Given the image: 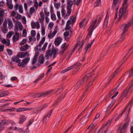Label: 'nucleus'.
<instances>
[{
    "instance_id": "4be33fe9",
    "label": "nucleus",
    "mask_w": 133,
    "mask_h": 133,
    "mask_svg": "<svg viewBox=\"0 0 133 133\" xmlns=\"http://www.w3.org/2000/svg\"><path fill=\"white\" fill-rule=\"evenodd\" d=\"M2 43L4 44H5L7 46H9L10 45V41L9 39H7L6 40L5 39H3L2 41Z\"/></svg>"
},
{
    "instance_id": "7c9ffc66",
    "label": "nucleus",
    "mask_w": 133,
    "mask_h": 133,
    "mask_svg": "<svg viewBox=\"0 0 133 133\" xmlns=\"http://www.w3.org/2000/svg\"><path fill=\"white\" fill-rule=\"evenodd\" d=\"M44 58L43 55H41L39 58V62L41 64H43L44 61Z\"/></svg>"
},
{
    "instance_id": "a18cd8bd",
    "label": "nucleus",
    "mask_w": 133,
    "mask_h": 133,
    "mask_svg": "<svg viewBox=\"0 0 133 133\" xmlns=\"http://www.w3.org/2000/svg\"><path fill=\"white\" fill-rule=\"evenodd\" d=\"M13 33L14 32L13 31H10L9 32L7 35V37L8 38H10L11 37Z\"/></svg>"
},
{
    "instance_id": "4468645a",
    "label": "nucleus",
    "mask_w": 133,
    "mask_h": 133,
    "mask_svg": "<svg viewBox=\"0 0 133 133\" xmlns=\"http://www.w3.org/2000/svg\"><path fill=\"white\" fill-rule=\"evenodd\" d=\"M62 41V39L60 37H58L56 38L55 40L54 43L56 46H58L59 45Z\"/></svg>"
},
{
    "instance_id": "ddd939ff",
    "label": "nucleus",
    "mask_w": 133,
    "mask_h": 133,
    "mask_svg": "<svg viewBox=\"0 0 133 133\" xmlns=\"http://www.w3.org/2000/svg\"><path fill=\"white\" fill-rule=\"evenodd\" d=\"M74 2L72 0H67V9H71V8L72 7Z\"/></svg>"
},
{
    "instance_id": "bf43d9fd",
    "label": "nucleus",
    "mask_w": 133,
    "mask_h": 133,
    "mask_svg": "<svg viewBox=\"0 0 133 133\" xmlns=\"http://www.w3.org/2000/svg\"><path fill=\"white\" fill-rule=\"evenodd\" d=\"M31 34L32 36L34 37L36 35V31L34 30H32L31 31Z\"/></svg>"
},
{
    "instance_id": "e433bc0d",
    "label": "nucleus",
    "mask_w": 133,
    "mask_h": 133,
    "mask_svg": "<svg viewBox=\"0 0 133 133\" xmlns=\"http://www.w3.org/2000/svg\"><path fill=\"white\" fill-rule=\"evenodd\" d=\"M85 21V19H83L82 21L80 22L79 23V27L80 28H81L82 26V24H83V25L85 26L87 24V22H86V23H85V24H83V23Z\"/></svg>"
},
{
    "instance_id": "774afa93",
    "label": "nucleus",
    "mask_w": 133,
    "mask_h": 133,
    "mask_svg": "<svg viewBox=\"0 0 133 133\" xmlns=\"http://www.w3.org/2000/svg\"><path fill=\"white\" fill-rule=\"evenodd\" d=\"M69 35V33L68 31H66L64 33V36L65 37H67Z\"/></svg>"
},
{
    "instance_id": "3c124183",
    "label": "nucleus",
    "mask_w": 133,
    "mask_h": 133,
    "mask_svg": "<svg viewBox=\"0 0 133 133\" xmlns=\"http://www.w3.org/2000/svg\"><path fill=\"white\" fill-rule=\"evenodd\" d=\"M95 127V126H94V124L93 123H92L89 126L87 129H93Z\"/></svg>"
},
{
    "instance_id": "a211bd4d",
    "label": "nucleus",
    "mask_w": 133,
    "mask_h": 133,
    "mask_svg": "<svg viewBox=\"0 0 133 133\" xmlns=\"http://www.w3.org/2000/svg\"><path fill=\"white\" fill-rule=\"evenodd\" d=\"M76 17L75 16H71L68 21L71 24H73L76 21Z\"/></svg>"
},
{
    "instance_id": "a19ab883",
    "label": "nucleus",
    "mask_w": 133,
    "mask_h": 133,
    "mask_svg": "<svg viewBox=\"0 0 133 133\" xmlns=\"http://www.w3.org/2000/svg\"><path fill=\"white\" fill-rule=\"evenodd\" d=\"M35 11V10L34 8V7H31L29 9V14L32 15Z\"/></svg>"
},
{
    "instance_id": "1a4fd4ad",
    "label": "nucleus",
    "mask_w": 133,
    "mask_h": 133,
    "mask_svg": "<svg viewBox=\"0 0 133 133\" xmlns=\"http://www.w3.org/2000/svg\"><path fill=\"white\" fill-rule=\"evenodd\" d=\"M31 25L32 29H34L36 28L37 29H38L40 27L38 22H32L31 23Z\"/></svg>"
},
{
    "instance_id": "ea45409f",
    "label": "nucleus",
    "mask_w": 133,
    "mask_h": 133,
    "mask_svg": "<svg viewBox=\"0 0 133 133\" xmlns=\"http://www.w3.org/2000/svg\"><path fill=\"white\" fill-rule=\"evenodd\" d=\"M128 125V124L127 123H126L123 125V127L121 128H119L118 129H120L121 130L123 131V130L127 128Z\"/></svg>"
},
{
    "instance_id": "423d86ee",
    "label": "nucleus",
    "mask_w": 133,
    "mask_h": 133,
    "mask_svg": "<svg viewBox=\"0 0 133 133\" xmlns=\"http://www.w3.org/2000/svg\"><path fill=\"white\" fill-rule=\"evenodd\" d=\"M124 5L125 4H124V3H123L122 7L120 9L119 11V16L120 18L122 17L123 15L125 13L128 6L127 3H126V4L127 6H125V5Z\"/></svg>"
},
{
    "instance_id": "79ce46f5",
    "label": "nucleus",
    "mask_w": 133,
    "mask_h": 133,
    "mask_svg": "<svg viewBox=\"0 0 133 133\" xmlns=\"http://www.w3.org/2000/svg\"><path fill=\"white\" fill-rule=\"evenodd\" d=\"M79 82L78 81L76 83L75 89H78L80 87H81L82 85L80 83H79Z\"/></svg>"
},
{
    "instance_id": "e2e57ef3",
    "label": "nucleus",
    "mask_w": 133,
    "mask_h": 133,
    "mask_svg": "<svg viewBox=\"0 0 133 133\" xmlns=\"http://www.w3.org/2000/svg\"><path fill=\"white\" fill-rule=\"evenodd\" d=\"M9 94V92H6V93H4L0 94V97H2L4 96H5L6 95H8Z\"/></svg>"
},
{
    "instance_id": "603ef678",
    "label": "nucleus",
    "mask_w": 133,
    "mask_h": 133,
    "mask_svg": "<svg viewBox=\"0 0 133 133\" xmlns=\"http://www.w3.org/2000/svg\"><path fill=\"white\" fill-rule=\"evenodd\" d=\"M54 25V24L52 22H50L48 25V29L51 30Z\"/></svg>"
},
{
    "instance_id": "09e8293b",
    "label": "nucleus",
    "mask_w": 133,
    "mask_h": 133,
    "mask_svg": "<svg viewBox=\"0 0 133 133\" xmlns=\"http://www.w3.org/2000/svg\"><path fill=\"white\" fill-rule=\"evenodd\" d=\"M114 104V102L112 101L110 104L109 106L107 108V109L108 110H109L111 108Z\"/></svg>"
},
{
    "instance_id": "9d476101",
    "label": "nucleus",
    "mask_w": 133,
    "mask_h": 133,
    "mask_svg": "<svg viewBox=\"0 0 133 133\" xmlns=\"http://www.w3.org/2000/svg\"><path fill=\"white\" fill-rule=\"evenodd\" d=\"M7 22L4 21L3 24L2 26L1 27L2 31L4 34L7 33L8 31L7 28Z\"/></svg>"
},
{
    "instance_id": "052dcab7",
    "label": "nucleus",
    "mask_w": 133,
    "mask_h": 133,
    "mask_svg": "<svg viewBox=\"0 0 133 133\" xmlns=\"http://www.w3.org/2000/svg\"><path fill=\"white\" fill-rule=\"evenodd\" d=\"M26 39H23L22 40V41L20 42V44L21 45H23L26 43Z\"/></svg>"
},
{
    "instance_id": "5701e85b",
    "label": "nucleus",
    "mask_w": 133,
    "mask_h": 133,
    "mask_svg": "<svg viewBox=\"0 0 133 133\" xmlns=\"http://www.w3.org/2000/svg\"><path fill=\"white\" fill-rule=\"evenodd\" d=\"M28 48V45L26 44L20 47V50L22 51H26Z\"/></svg>"
},
{
    "instance_id": "13d9d810",
    "label": "nucleus",
    "mask_w": 133,
    "mask_h": 133,
    "mask_svg": "<svg viewBox=\"0 0 133 133\" xmlns=\"http://www.w3.org/2000/svg\"><path fill=\"white\" fill-rule=\"evenodd\" d=\"M42 109L43 108H42V107H40L38 108V109L37 110L36 112H35L34 111L33 112H34V114H36V113L39 112L41 111Z\"/></svg>"
},
{
    "instance_id": "20e7f679",
    "label": "nucleus",
    "mask_w": 133,
    "mask_h": 133,
    "mask_svg": "<svg viewBox=\"0 0 133 133\" xmlns=\"http://www.w3.org/2000/svg\"><path fill=\"white\" fill-rule=\"evenodd\" d=\"M130 89V88L129 87L126 88L121 95L120 97H122L123 96L124 98H128L129 96V92Z\"/></svg>"
},
{
    "instance_id": "4c0bfd02",
    "label": "nucleus",
    "mask_w": 133,
    "mask_h": 133,
    "mask_svg": "<svg viewBox=\"0 0 133 133\" xmlns=\"http://www.w3.org/2000/svg\"><path fill=\"white\" fill-rule=\"evenodd\" d=\"M118 0H113V4H112V9L114 10L116 7V5L117 4Z\"/></svg>"
},
{
    "instance_id": "680f3d73",
    "label": "nucleus",
    "mask_w": 133,
    "mask_h": 133,
    "mask_svg": "<svg viewBox=\"0 0 133 133\" xmlns=\"http://www.w3.org/2000/svg\"><path fill=\"white\" fill-rule=\"evenodd\" d=\"M54 4L55 7L58 9L60 6V3H54Z\"/></svg>"
},
{
    "instance_id": "f704fd0d",
    "label": "nucleus",
    "mask_w": 133,
    "mask_h": 133,
    "mask_svg": "<svg viewBox=\"0 0 133 133\" xmlns=\"http://www.w3.org/2000/svg\"><path fill=\"white\" fill-rule=\"evenodd\" d=\"M94 41V39L92 41L90 44H89L85 48V49L86 50L85 53L88 50V49L90 48L91 46V45L93 43Z\"/></svg>"
},
{
    "instance_id": "8fccbe9b",
    "label": "nucleus",
    "mask_w": 133,
    "mask_h": 133,
    "mask_svg": "<svg viewBox=\"0 0 133 133\" xmlns=\"http://www.w3.org/2000/svg\"><path fill=\"white\" fill-rule=\"evenodd\" d=\"M44 11L45 14L46 15V16H49V12H48L47 9L46 8L44 9Z\"/></svg>"
},
{
    "instance_id": "2eb2a0df",
    "label": "nucleus",
    "mask_w": 133,
    "mask_h": 133,
    "mask_svg": "<svg viewBox=\"0 0 133 133\" xmlns=\"http://www.w3.org/2000/svg\"><path fill=\"white\" fill-rule=\"evenodd\" d=\"M15 32V35L13 36L12 38L13 42H15L18 40L19 37V33L17 32Z\"/></svg>"
},
{
    "instance_id": "b1692460",
    "label": "nucleus",
    "mask_w": 133,
    "mask_h": 133,
    "mask_svg": "<svg viewBox=\"0 0 133 133\" xmlns=\"http://www.w3.org/2000/svg\"><path fill=\"white\" fill-rule=\"evenodd\" d=\"M51 53L52 56L53 55V57L54 58L55 57V55L58 52V50L57 49H52L51 51Z\"/></svg>"
},
{
    "instance_id": "0eeeda50",
    "label": "nucleus",
    "mask_w": 133,
    "mask_h": 133,
    "mask_svg": "<svg viewBox=\"0 0 133 133\" xmlns=\"http://www.w3.org/2000/svg\"><path fill=\"white\" fill-rule=\"evenodd\" d=\"M88 74H90V77H88L87 80L86 81H87L86 85L90 87L95 79L94 78L92 79H91L92 76L93 75V74L92 73Z\"/></svg>"
},
{
    "instance_id": "a878e982",
    "label": "nucleus",
    "mask_w": 133,
    "mask_h": 133,
    "mask_svg": "<svg viewBox=\"0 0 133 133\" xmlns=\"http://www.w3.org/2000/svg\"><path fill=\"white\" fill-rule=\"evenodd\" d=\"M10 129H11L12 130H16L17 131L20 132H21L23 131V129L22 128H17L16 127H15V128L10 127Z\"/></svg>"
},
{
    "instance_id": "7ed1b4c3",
    "label": "nucleus",
    "mask_w": 133,
    "mask_h": 133,
    "mask_svg": "<svg viewBox=\"0 0 133 133\" xmlns=\"http://www.w3.org/2000/svg\"><path fill=\"white\" fill-rule=\"evenodd\" d=\"M97 19L96 18H94V21L92 22V24L91 26L88 29V31L89 32V35H91L92 33L94 30V29L95 28L97 25H95L97 22Z\"/></svg>"
},
{
    "instance_id": "de8ad7c7",
    "label": "nucleus",
    "mask_w": 133,
    "mask_h": 133,
    "mask_svg": "<svg viewBox=\"0 0 133 133\" xmlns=\"http://www.w3.org/2000/svg\"><path fill=\"white\" fill-rule=\"evenodd\" d=\"M51 18L53 20L56 21V15L54 14H51Z\"/></svg>"
},
{
    "instance_id": "dca6fc26",
    "label": "nucleus",
    "mask_w": 133,
    "mask_h": 133,
    "mask_svg": "<svg viewBox=\"0 0 133 133\" xmlns=\"http://www.w3.org/2000/svg\"><path fill=\"white\" fill-rule=\"evenodd\" d=\"M54 91V90L53 89L50 90H49L46 92H45L41 94L40 95V96L41 97H43L45 96L51 94H52V92Z\"/></svg>"
},
{
    "instance_id": "72a5a7b5",
    "label": "nucleus",
    "mask_w": 133,
    "mask_h": 133,
    "mask_svg": "<svg viewBox=\"0 0 133 133\" xmlns=\"http://www.w3.org/2000/svg\"><path fill=\"white\" fill-rule=\"evenodd\" d=\"M101 0H97L94 3V6L95 7H97L100 5L101 4Z\"/></svg>"
},
{
    "instance_id": "9b49d317",
    "label": "nucleus",
    "mask_w": 133,
    "mask_h": 133,
    "mask_svg": "<svg viewBox=\"0 0 133 133\" xmlns=\"http://www.w3.org/2000/svg\"><path fill=\"white\" fill-rule=\"evenodd\" d=\"M90 77V74H87L86 76L81 79L79 81V83H80L82 85L85 83L86 81L87 80L88 77Z\"/></svg>"
},
{
    "instance_id": "864d4df0",
    "label": "nucleus",
    "mask_w": 133,
    "mask_h": 133,
    "mask_svg": "<svg viewBox=\"0 0 133 133\" xmlns=\"http://www.w3.org/2000/svg\"><path fill=\"white\" fill-rule=\"evenodd\" d=\"M4 12V10L3 9L0 8V16L2 17L3 16Z\"/></svg>"
},
{
    "instance_id": "c03bdc74",
    "label": "nucleus",
    "mask_w": 133,
    "mask_h": 133,
    "mask_svg": "<svg viewBox=\"0 0 133 133\" xmlns=\"http://www.w3.org/2000/svg\"><path fill=\"white\" fill-rule=\"evenodd\" d=\"M90 87H89L88 86H87V85L86 86V88L85 89V91L84 92V93L82 95V97H84L85 96L86 93L87 92V91H88V89H89V88Z\"/></svg>"
},
{
    "instance_id": "c85d7f7f",
    "label": "nucleus",
    "mask_w": 133,
    "mask_h": 133,
    "mask_svg": "<svg viewBox=\"0 0 133 133\" xmlns=\"http://www.w3.org/2000/svg\"><path fill=\"white\" fill-rule=\"evenodd\" d=\"M86 115L85 116L82 118L80 120L81 123L82 124H84L86 123L88 119L87 118H85V117L86 116Z\"/></svg>"
},
{
    "instance_id": "473e14b6",
    "label": "nucleus",
    "mask_w": 133,
    "mask_h": 133,
    "mask_svg": "<svg viewBox=\"0 0 133 133\" xmlns=\"http://www.w3.org/2000/svg\"><path fill=\"white\" fill-rule=\"evenodd\" d=\"M71 24H70V23H69V22L67 21L65 28L66 30H68L71 28V26H70Z\"/></svg>"
},
{
    "instance_id": "69168bd1",
    "label": "nucleus",
    "mask_w": 133,
    "mask_h": 133,
    "mask_svg": "<svg viewBox=\"0 0 133 133\" xmlns=\"http://www.w3.org/2000/svg\"><path fill=\"white\" fill-rule=\"evenodd\" d=\"M108 17V16L107 15L104 19V23H108L109 19Z\"/></svg>"
},
{
    "instance_id": "f257e3e1",
    "label": "nucleus",
    "mask_w": 133,
    "mask_h": 133,
    "mask_svg": "<svg viewBox=\"0 0 133 133\" xmlns=\"http://www.w3.org/2000/svg\"><path fill=\"white\" fill-rule=\"evenodd\" d=\"M130 26V22L127 24H123L121 26V29L123 30V32L121 35V38L120 41H121L124 38V35L125 32L127 31L128 28Z\"/></svg>"
},
{
    "instance_id": "4d7b16f0",
    "label": "nucleus",
    "mask_w": 133,
    "mask_h": 133,
    "mask_svg": "<svg viewBox=\"0 0 133 133\" xmlns=\"http://www.w3.org/2000/svg\"><path fill=\"white\" fill-rule=\"evenodd\" d=\"M68 10V11H67L66 14V16H69L70 15L72 11L71 9H67Z\"/></svg>"
},
{
    "instance_id": "39448f33",
    "label": "nucleus",
    "mask_w": 133,
    "mask_h": 133,
    "mask_svg": "<svg viewBox=\"0 0 133 133\" xmlns=\"http://www.w3.org/2000/svg\"><path fill=\"white\" fill-rule=\"evenodd\" d=\"M18 28L20 30H22L23 29V26L21 23L18 21H17L15 25L14 31L15 32H18Z\"/></svg>"
},
{
    "instance_id": "2f4dec72",
    "label": "nucleus",
    "mask_w": 133,
    "mask_h": 133,
    "mask_svg": "<svg viewBox=\"0 0 133 133\" xmlns=\"http://www.w3.org/2000/svg\"><path fill=\"white\" fill-rule=\"evenodd\" d=\"M9 124V120H4L0 122V125L6 124L7 125Z\"/></svg>"
},
{
    "instance_id": "f8f14e48",
    "label": "nucleus",
    "mask_w": 133,
    "mask_h": 133,
    "mask_svg": "<svg viewBox=\"0 0 133 133\" xmlns=\"http://www.w3.org/2000/svg\"><path fill=\"white\" fill-rule=\"evenodd\" d=\"M57 32V27L56 26L54 30L52 32L49 33L48 35L49 38L51 39L56 34Z\"/></svg>"
},
{
    "instance_id": "37998d69",
    "label": "nucleus",
    "mask_w": 133,
    "mask_h": 133,
    "mask_svg": "<svg viewBox=\"0 0 133 133\" xmlns=\"http://www.w3.org/2000/svg\"><path fill=\"white\" fill-rule=\"evenodd\" d=\"M22 6L19 4L17 3L15 6V10H17Z\"/></svg>"
},
{
    "instance_id": "338daca9",
    "label": "nucleus",
    "mask_w": 133,
    "mask_h": 133,
    "mask_svg": "<svg viewBox=\"0 0 133 133\" xmlns=\"http://www.w3.org/2000/svg\"><path fill=\"white\" fill-rule=\"evenodd\" d=\"M38 3L37 1H36L34 2V6L36 9H37L38 8Z\"/></svg>"
},
{
    "instance_id": "6ab92c4d",
    "label": "nucleus",
    "mask_w": 133,
    "mask_h": 133,
    "mask_svg": "<svg viewBox=\"0 0 133 133\" xmlns=\"http://www.w3.org/2000/svg\"><path fill=\"white\" fill-rule=\"evenodd\" d=\"M20 57H19L18 56H14L12 58V60L14 62H15L16 63H18L20 62L21 60L19 59Z\"/></svg>"
},
{
    "instance_id": "58836bf2",
    "label": "nucleus",
    "mask_w": 133,
    "mask_h": 133,
    "mask_svg": "<svg viewBox=\"0 0 133 133\" xmlns=\"http://www.w3.org/2000/svg\"><path fill=\"white\" fill-rule=\"evenodd\" d=\"M30 59V58L29 57L27 58H26L24 59H23L22 61L23 62L24 64L26 65V64L28 63L29 62Z\"/></svg>"
},
{
    "instance_id": "49530a36",
    "label": "nucleus",
    "mask_w": 133,
    "mask_h": 133,
    "mask_svg": "<svg viewBox=\"0 0 133 133\" xmlns=\"http://www.w3.org/2000/svg\"><path fill=\"white\" fill-rule=\"evenodd\" d=\"M16 111L18 112H20L22 111H24V108H20L18 109H16Z\"/></svg>"
},
{
    "instance_id": "c9c22d12",
    "label": "nucleus",
    "mask_w": 133,
    "mask_h": 133,
    "mask_svg": "<svg viewBox=\"0 0 133 133\" xmlns=\"http://www.w3.org/2000/svg\"><path fill=\"white\" fill-rule=\"evenodd\" d=\"M18 65L21 68H23L25 67V65L23 62L22 61V62H19V63L18 64Z\"/></svg>"
},
{
    "instance_id": "412c9836",
    "label": "nucleus",
    "mask_w": 133,
    "mask_h": 133,
    "mask_svg": "<svg viewBox=\"0 0 133 133\" xmlns=\"http://www.w3.org/2000/svg\"><path fill=\"white\" fill-rule=\"evenodd\" d=\"M8 22V26L9 29H11L13 26V23L11 19L8 18L7 19V21H6Z\"/></svg>"
},
{
    "instance_id": "f3484780",
    "label": "nucleus",
    "mask_w": 133,
    "mask_h": 133,
    "mask_svg": "<svg viewBox=\"0 0 133 133\" xmlns=\"http://www.w3.org/2000/svg\"><path fill=\"white\" fill-rule=\"evenodd\" d=\"M26 119V118L25 116L24 115L21 116L19 118V123H22Z\"/></svg>"
},
{
    "instance_id": "bb28decb",
    "label": "nucleus",
    "mask_w": 133,
    "mask_h": 133,
    "mask_svg": "<svg viewBox=\"0 0 133 133\" xmlns=\"http://www.w3.org/2000/svg\"><path fill=\"white\" fill-rule=\"evenodd\" d=\"M45 39V37H43L41 41L40 42L39 44L37 46V47H36L35 48H36L37 49L38 47H41V45L43 44L44 43Z\"/></svg>"
},
{
    "instance_id": "0e129e2a",
    "label": "nucleus",
    "mask_w": 133,
    "mask_h": 133,
    "mask_svg": "<svg viewBox=\"0 0 133 133\" xmlns=\"http://www.w3.org/2000/svg\"><path fill=\"white\" fill-rule=\"evenodd\" d=\"M48 44V43L47 42H46L45 43L44 46L42 49V51H44L45 49Z\"/></svg>"
},
{
    "instance_id": "393cba45",
    "label": "nucleus",
    "mask_w": 133,
    "mask_h": 133,
    "mask_svg": "<svg viewBox=\"0 0 133 133\" xmlns=\"http://www.w3.org/2000/svg\"><path fill=\"white\" fill-rule=\"evenodd\" d=\"M52 56L51 52L50 50H48L45 55V57L47 58H48L49 57H51Z\"/></svg>"
},
{
    "instance_id": "6e6d98bb",
    "label": "nucleus",
    "mask_w": 133,
    "mask_h": 133,
    "mask_svg": "<svg viewBox=\"0 0 133 133\" xmlns=\"http://www.w3.org/2000/svg\"><path fill=\"white\" fill-rule=\"evenodd\" d=\"M27 34L26 31L25 29H24L23 31L22 36L23 37H25Z\"/></svg>"
},
{
    "instance_id": "5fc2aeb1",
    "label": "nucleus",
    "mask_w": 133,
    "mask_h": 133,
    "mask_svg": "<svg viewBox=\"0 0 133 133\" xmlns=\"http://www.w3.org/2000/svg\"><path fill=\"white\" fill-rule=\"evenodd\" d=\"M119 68H118L116 71L114 72L113 74H112V75L111 76L112 77V78H113L115 76L116 74H117L118 72L119 71Z\"/></svg>"
},
{
    "instance_id": "aec40b11",
    "label": "nucleus",
    "mask_w": 133,
    "mask_h": 133,
    "mask_svg": "<svg viewBox=\"0 0 133 133\" xmlns=\"http://www.w3.org/2000/svg\"><path fill=\"white\" fill-rule=\"evenodd\" d=\"M41 17L39 18V21L40 22L42 23L43 22L44 19V16L43 12H41L40 13Z\"/></svg>"
},
{
    "instance_id": "cd10ccee",
    "label": "nucleus",
    "mask_w": 133,
    "mask_h": 133,
    "mask_svg": "<svg viewBox=\"0 0 133 133\" xmlns=\"http://www.w3.org/2000/svg\"><path fill=\"white\" fill-rule=\"evenodd\" d=\"M75 65V64H74L72 66L68 67L67 69L62 71V73H64L67 71H68L70 70L71 69L73 68L74 67Z\"/></svg>"
},
{
    "instance_id": "c756f323",
    "label": "nucleus",
    "mask_w": 133,
    "mask_h": 133,
    "mask_svg": "<svg viewBox=\"0 0 133 133\" xmlns=\"http://www.w3.org/2000/svg\"><path fill=\"white\" fill-rule=\"evenodd\" d=\"M68 45H66V43H64L63 44H62L61 46V48L62 49H63V53L64 51L68 47Z\"/></svg>"
},
{
    "instance_id": "f03ea898",
    "label": "nucleus",
    "mask_w": 133,
    "mask_h": 133,
    "mask_svg": "<svg viewBox=\"0 0 133 133\" xmlns=\"http://www.w3.org/2000/svg\"><path fill=\"white\" fill-rule=\"evenodd\" d=\"M111 123V120H109L107 122L104 124L98 130V132H99L102 130V133H107L106 129L109 126Z\"/></svg>"
},
{
    "instance_id": "6e6552de",
    "label": "nucleus",
    "mask_w": 133,
    "mask_h": 133,
    "mask_svg": "<svg viewBox=\"0 0 133 133\" xmlns=\"http://www.w3.org/2000/svg\"><path fill=\"white\" fill-rule=\"evenodd\" d=\"M29 55V53L27 51L20 52H18L17 54V56H18L19 57H20V58H21L28 57Z\"/></svg>"
}]
</instances>
